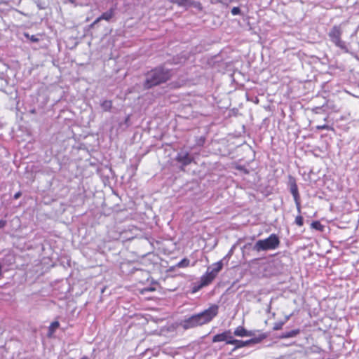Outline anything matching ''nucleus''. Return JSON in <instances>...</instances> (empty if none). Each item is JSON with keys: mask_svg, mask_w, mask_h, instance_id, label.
Instances as JSON below:
<instances>
[{"mask_svg": "<svg viewBox=\"0 0 359 359\" xmlns=\"http://www.w3.org/2000/svg\"><path fill=\"white\" fill-rule=\"evenodd\" d=\"M67 1L70 3H72V4L75 2V0H67Z\"/></svg>", "mask_w": 359, "mask_h": 359, "instance_id": "obj_33", "label": "nucleus"}, {"mask_svg": "<svg viewBox=\"0 0 359 359\" xmlns=\"http://www.w3.org/2000/svg\"><path fill=\"white\" fill-rule=\"evenodd\" d=\"M176 161L180 163L183 166L189 165L194 158L190 156L189 152L179 153L175 157Z\"/></svg>", "mask_w": 359, "mask_h": 359, "instance_id": "obj_9", "label": "nucleus"}, {"mask_svg": "<svg viewBox=\"0 0 359 359\" xmlns=\"http://www.w3.org/2000/svg\"><path fill=\"white\" fill-rule=\"evenodd\" d=\"M316 129L318 130H334V128L328 125L323 124V125H319L316 126Z\"/></svg>", "mask_w": 359, "mask_h": 359, "instance_id": "obj_23", "label": "nucleus"}, {"mask_svg": "<svg viewBox=\"0 0 359 359\" xmlns=\"http://www.w3.org/2000/svg\"><path fill=\"white\" fill-rule=\"evenodd\" d=\"M158 283L156 282H154L152 283V285L149 287H144L140 290V294H144L148 292H154L157 290V287H158Z\"/></svg>", "mask_w": 359, "mask_h": 359, "instance_id": "obj_14", "label": "nucleus"}, {"mask_svg": "<svg viewBox=\"0 0 359 359\" xmlns=\"http://www.w3.org/2000/svg\"><path fill=\"white\" fill-rule=\"evenodd\" d=\"M299 333V330H291L290 332L285 333L283 335V338L293 337H295L296 335H297Z\"/></svg>", "mask_w": 359, "mask_h": 359, "instance_id": "obj_20", "label": "nucleus"}, {"mask_svg": "<svg viewBox=\"0 0 359 359\" xmlns=\"http://www.w3.org/2000/svg\"><path fill=\"white\" fill-rule=\"evenodd\" d=\"M171 71L163 66H158L151 69L146 74V79L143 83L145 90L161 85L171 79Z\"/></svg>", "mask_w": 359, "mask_h": 359, "instance_id": "obj_1", "label": "nucleus"}, {"mask_svg": "<svg viewBox=\"0 0 359 359\" xmlns=\"http://www.w3.org/2000/svg\"><path fill=\"white\" fill-rule=\"evenodd\" d=\"M192 5H194L195 7H196V8L201 9V10L202 9V5H201V4L200 2H196V3L193 2Z\"/></svg>", "mask_w": 359, "mask_h": 359, "instance_id": "obj_29", "label": "nucleus"}, {"mask_svg": "<svg viewBox=\"0 0 359 359\" xmlns=\"http://www.w3.org/2000/svg\"><path fill=\"white\" fill-rule=\"evenodd\" d=\"M114 15V9L110 8L109 11L103 13L100 17H98L91 25L90 27H93L100 21L104 20L109 21Z\"/></svg>", "mask_w": 359, "mask_h": 359, "instance_id": "obj_10", "label": "nucleus"}, {"mask_svg": "<svg viewBox=\"0 0 359 359\" xmlns=\"http://www.w3.org/2000/svg\"><path fill=\"white\" fill-rule=\"evenodd\" d=\"M24 36L32 42H38L39 41V39L35 35H29L28 33H25Z\"/></svg>", "mask_w": 359, "mask_h": 359, "instance_id": "obj_22", "label": "nucleus"}, {"mask_svg": "<svg viewBox=\"0 0 359 359\" xmlns=\"http://www.w3.org/2000/svg\"><path fill=\"white\" fill-rule=\"evenodd\" d=\"M1 275H2V266L0 264V276H1Z\"/></svg>", "mask_w": 359, "mask_h": 359, "instance_id": "obj_32", "label": "nucleus"}, {"mask_svg": "<svg viewBox=\"0 0 359 359\" xmlns=\"http://www.w3.org/2000/svg\"><path fill=\"white\" fill-rule=\"evenodd\" d=\"M281 328V325H276L273 327L275 330H280Z\"/></svg>", "mask_w": 359, "mask_h": 359, "instance_id": "obj_31", "label": "nucleus"}, {"mask_svg": "<svg viewBox=\"0 0 359 359\" xmlns=\"http://www.w3.org/2000/svg\"><path fill=\"white\" fill-rule=\"evenodd\" d=\"M288 183L290 187V191L294 198V201H299V198H300V196L295 178L290 175Z\"/></svg>", "mask_w": 359, "mask_h": 359, "instance_id": "obj_8", "label": "nucleus"}, {"mask_svg": "<svg viewBox=\"0 0 359 359\" xmlns=\"http://www.w3.org/2000/svg\"><path fill=\"white\" fill-rule=\"evenodd\" d=\"M101 106L104 111H110L112 107V102L111 100H104L101 104Z\"/></svg>", "mask_w": 359, "mask_h": 359, "instance_id": "obj_19", "label": "nucleus"}, {"mask_svg": "<svg viewBox=\"0 0 359 359\" xmlns=\"http://www.w3.org/2000/svg\"><path fill=\"white\" fill-rule=\"evenodd\" d=\"M170 2L175 4L179 6H190V4H193V1L191 0H171Z\"/></svg>", "mask_w": 359, "mask_h": 359, "instance_id": "obj_15", "label": "nucleus"}, {"mask_svg": "<svg viewBox=\"0 0 359 359\" xmlns=\"http://www.w3.org/2000/svg\"><path fill=\"white\" fill-rule=\"evenodd\" d=\"M342 34L343 31L341 26L335 25L329 31L328 36L331 42L333 43L335 46L339 48L342 50L347 52L348 48L346 43L341 39Z\"/></svg>", "mask_w": 359, "mask_h": 359, "instance_id": "obj_4", "label": "nucleus"}, {"mask_svg": "<svg viewBox=\"0 0 359 359\" xmlns=\"http://www.w3.org/2000/svg\"><path fill=\"white\" fill-rule=\"evenodd\" d=\"M231 12L233 15H236L241 13V9L239 7H233Z\"/></svg>", "mask_w": 359, "mask_h": 359, "instance_id": "obj_24", "label": "nucleus"}, {"mask_svg": "<svg viewBox=\"0 0 359 359\" xmlns=\"http://www.w3.org/2000/svg\"><path fill=\"white\" fill-rule=\"evenodd\" d=\"M311 228L320 231H323L325 228V226L319 221H313L311 224Z\"/></svg>", "mask_w": 359, "mask_h": 359, "instance_id": "obj_18", "label": "nucleus"}, {"mask_svg": "<svg viewBox=\"0 0 359 359\" xmlns=\"http://www.w3.org/2000/svg\"><path fill=\"white\" fill-rule=\"evenodd\" d=\"M21 195H22L21 191H18L17 193H15V194H14V196H13V198H14L15 200H17V199H18V198L21 196Z\"/></svg>", "mask_w": 359, "mask_h": 359, "instance_id": "obj_27", "label": "nucleus"}, {"mask_svg": "<svg viewBox=\"0 0 359 359\" xmlns=\"http://www.w3.org/2000/svg\"><path fill=\"white\" fill-rule=\"evenodd\" d=\"M267 337V334L266 333H260L257 336H255L254 337L248 339L246 341L239 340L236 339L233 337V336H231V339L230 341H227V344L233 345L234 348H233V351L243 348L245 346H248L251 344H256L262 342L264 339H265Z\"/></svg>", "mask_w": 359, "mask_h": 359, "instance_id": "obj_3", "label": "nucleus"}, {"mask_svg": "<svg viewBox=\"0 0 359 359\" xmlns=\"http://www.w3.org/2000/svg\"><path fill=\"white\" fill-rule=\"evenodd\" d=\"M232 332L231 330H227L224 331L222 333L215 334L212 339L213 343L225 341L226 344H227V341H230L231 339Z\"/></svg>", "mask_w": 359, "mask_h": 359, "instance_id": "obj_7", "label": "nucleus"}, {"mask_svg": "<svg viewBox=\"0 0 359 359\" xmlns=\"http://www.w3.org/2000/svg\"><path fill=\"white\" fill-rule=\"evenodd\" d=\"M214 267L211 271L217 276V273L222 269L223 264L222 261H219L213 264Z\"/></svg>", "mask_w": 359, "mask_h": 359, "instance_id": "obj_16", "label": "nucleus"}, {"mask_svg": "<svg viewBox=\"0 0 359 359\" xmlns=\"http://www.w3.org/2000/svg\"><path fill=\"white\" fill-rule=\"evenodd\" d=\"M295 202V205H296V207H297V210L298 211L299 213L301 212V201H300V198H299V201H294Z\"/></svg>", "mask_w": 359, "mask_h": 359, "instance_id": "obj_25", "label": "nucleus"}, {"mask_svg": "<svg viewBox=\"0 0 359 359\" xmlns=\"http://www.w3.org/2000/svg\"><path fill=\"white\" fill-rule=\"evenodd\" d=\"M215 278L216 276L212 271H207L201 278L200 287H205L210 285Z\"/></svg>", "mask_w": 359, "mask_h": 359, "instance_id": "obj_11", "label": "nucleus"}, {"mask_svg": "<svg viewBox=\"0 0 359 359\" xmlns=\"http://www.w3.org/2000/svg\"><path fill=\"white\" fill-rule=\"evenodd\" d=\"M237 169L241 170L242 172H243L245 174H248L249 173V171L245 168L243 166H237L236 167Z\"/></svg>", "mask_w": 359, "mask_h": 359, "instance_id": "obj_26", "label": "nucleus"}, {"mask_svg": "<svg viewBox=\"0 0 359 359\" xmlns=\"http://www.w3.org/2000/svg\"><path fill=\"white\" fill-rule=\"evenodd\" d=\"M60 327V323L57 320L53 321L50 323V326L48 327V337L50 338L53 337L54 333L55 332L56 330L59 328Z\"/></svg>", "mask_w": 359, "mask_h": 359, "instance_id": "obj_13", "label": "nucleus"}, {"mask_svg": "<svg viewBox=\"0 0 359 359\" xmlns=\"http://www.w3.org/2000/svg\"><path fill=\"white\" fill-rule=\"evenodd\" d=\"M219 306L216 304L211 305L205 311L197 313L201 325L210 323L215 316H217Z\"/></svg>", "mask_w": 359, "mask_h": 359, "instance_id": "obj_5", "label": "nucleus"}, {"mask_svg": "<svg viewBox=\"0 0 359 359\" xmlns=\"http://www.w3.org/2000/svg\"><path fill=\"white\" fill-rule=\"evenodd\" d=\"M294 222L295 224L299 226H302L304 225V218L300 215L296 216Z\"/></svg>", "mask_w": 359, "mask_h": 359, "instance_id": "obj_21", "label": "nucleus"}, {"mask_svg": "<svg viewBox=\"0 0 359 359\" xmlns=\"http://www.w3.org/2000/svg\"><path fill=\"white\" fill-rule=\"evenodd\" d=\"M6 221L4 220V219H1L0 220V229H2L4 228L6 225Z\"/></svg>", "mask_w": 359, "mask_h": 359, "instance_id": "obj_28", "label": "nucleus"}, {"mask_svg": "<svg viewBox=\"0 0 359 359\" xmlns=\"http://www.w3.org/2000/svg\"><path fill=\"white\" fill-rule=\"evenodd\" d=\"M279 237L276 233H271L264 239L258 240L254 245L253 250L257 252L275 250L280 245Z\"/></svg>", "mask_w": 359, "mask_h": 359, "instance_id": "obj_2", "label": "nucleus"}, {"mask_svg": "<svg viewBox=\"0 0 359 359\" xmlns=\"http://www.w3.org/2000/svg\"><path fill=\"white\" fill-rule=\"evenodd\" d=\"M203 287H200V284L198 285V286H194L193 287V292H196L197 291H198L200 289H201Z\"/></svg>", "mask_w": 359, "mask_h": 359, "instance_id": "obj_30", "label": "nucleus"}, {"mask_svg": "<svg viewBox=\"0 0 359 359\" xmlns=\"http://www.w3.org/2000/svg\"><path fill=\"white\" fill-rule=\"evenodd\" d=\"M199 318L197 314L193 315L187 319H185L182 323V327L185 330L194 328L201 326Z\"/></svg>", "mask_w": 359, "mask_h": 359, "instance_id": "obj_6", "label": "nucleus"}, {"mask_svg": "<svg viewBox=\"0 0 359 359\" xmlns=\"http://www.w3.org/2000/svg\"><path fill=\"white\" fill-rule=\"evenodd\" d=\"M233 335L239 337H253L254 332L251 330H247L243 326H238L233 331Z\"/></svg>", "mask_w": 359, "mask_h": 359, "instance_id": "obj_12", "label": "nucleus"}, {"mask_svg": "<svg viewBox=\"0 0 359 359\" xmlns=\"http://www.w3.org/2000/svg\"><path fill=\"white\" fill-rule=\"evenodd\" d=\"M190 265V260L187 258L182 259L180 262H179L176 264V267L177 268H187Z\"/></svg>", "mask_w": 359, "mask_h": 359, "instance_id": "obj_17", "label": "nucleus"}]
</instances>
